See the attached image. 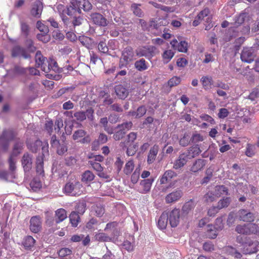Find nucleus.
Wrapping results in <instances>:
<instances>
[{
	"label": "nucleus",
	"instance_id": "1",
	"mask_svg": "<svg viewBox=\"0 0 259 259\" xmlns=\"http://www.w3.org/2000/svg\"><path fill=\"white\" fill-rule=\"evenodd\" d=\"M246 17V14L242 13L235 18L234 21L231 24L229 29L230 32L233 33L232 36L236 37L239 36V33L242 34L248 33L250 30V27L248 25L244 26L242 29L239 28L244 22Z\"/></svg>",
	"mask_w": 259,
	"mask_h": 259
},
{
	"label": "nucleus",
	"instance_id": "2",
	"mask_svg": "<svg viewBox=\"0 0 259 259\" xmlns=\"http://www.w3.org/2000/svg\"><path fill=\"white\" fill-rule=\"evenodd\" d=\"M135 59L134 53L131 47H127L123 50L120 59V67L126 66Z\"/></svg>",
	"mask_w": 259,
	"mask_h": 259
},
{
	"label": "nucleus",
	"instance_id": "3",
	"mask_svg": "<svg viewBox=\"0 0 259 259\" xmlns=\"http://www.w3.org/2000/svg\"><path fill=\"white\" fill-rule=\"evenodd\" d=\"M80 187L81 185L78 182H75L74 184L73 183H68L65 186L64 191L68 195H79L82 192V191L79 190Z\"/></svg>",
	"mask_w": 259,
	"mask_h": 259
},
{
	"label": "nucleus",
	"instance_id": "4",
	"mask_svg": "<svg viewBox=\"0 0 259 259\" xmlns=\"http://www.w3.org/2000/svg\"><path fill=\"white\" fill-rule=\"evenodd\" d=\"M156 48L154 47H147L138 48L136 50V54L139 57L144 56L148 59L155 55Z\"/></svg>",
	"mask_w": 259,
	"mask_h": 259
},
{
	"label": "nucleus",
	"instance_id": "5",
	"mask_svg": "<svg viewBox=\"0 0 259 259\" xmlns=\"http://www.w3.org/2000/svg\"><path fill=\"white\" fill-rule=\"evenodd\" d=\"M259 243L257 241L249 240L244 244L243 252L245 254L256 253L259 250Z\"/></svg>",
	"mask_w": 259,
	"mask_h": 259
},
{
	"label": "nucleus",
	"instance_id": "6",
	"mask_svg": "<svg viewBox=\"0 0 259 259\" xmlns=\"http://www.w3.org/2000/svg\"><path fill=\"white\" fill-rule=\"evenodd\" d=\"M74 140L81 143H89L91 141L89 136H87V132L83 130H78L74 132L72 136Z\"/></svg>",
	"mask_w": 259,
	"mask_h": 259
},
{
	"label": "nucleus",
	"instance_id": "7",
	"mask_svg": "<svg viewBox=\"0 0 259 259\" xmlns=\"http://www.w3.org/2000/svg\"><path fill=\"white\" fill-rule=\"evenodd\" d=\"M180 210L175 208L168 214L169 224L171 227H176L180 222Z\"/></svg>",
	"mask_w": 259,
	"mask_h": 259
},
{
	"label": "nucleus",
	"instance_id": "8",
	"mask_svg": "<svg viewBox=\"0 0 259 259\" xmlns=\"http://www.w3.org/2000/svg\"><path fill=\"white\" fill-rule=\"evenodd\" d=\"M254 55L253 49L251 48H245L243 49L241 59L243 62L250 63L253 61Z\"/></svg>",
	"mask_w": 259,
	"mask_h": 259
},
{
	"label": "nucleus",
	"instance_id": "9",
	"mask_svg": "<svg viewBox=\"0 0 259 259\" xmlns=\"http://www.w3.org/2000/svg\"><path fill=\"white\" fill-rule=\"evenodd\" d=\"M35 63L37 67H40L42 71L46 73L49 72V67H46L47 63L46 62V58L42 56L40 51L36 53Z\"/></svg>",
	"mask_w": 259,
	"mask_h": 259
},
{
	"label": "nucleus",
	"instance_id": "10",
	"mask_svg": "<svg viewBox=\"0 0 259 259\" xmlns=\"http://www.w3.org/2000/svg\"><path fill=\"white\" fill-rule=\"evenodd\" d=\"M238 218L244 222H252L255 219L254 214L245 209H241L238 211Z\"/></svg>",
	"mask_w": 259,
	"mask_h": 259
},
{
	"label": "nucleus",
	"instance_id": "11",
	"mask_svg": "<svg viewBox=\"0 0 259 259\" xmlns=\"http://www.w3.org/2000/svg\"><path fill=\"white\" fill-rule=\"evenodd\" d=\"M91 18L93 23L97 25L104 27L107 25V19L99 13H92L91 15Z\"/></svg>",
	"mask_w": 259,
	"mask_h": 259
},
{
	"label": "nucleus",
	"instance_id": "12",
	"mask_svg": "<svg viewBox=\"0 0 259 259\" xmlns=\"http://www.w3.org/2000/svg\"><path fill=\"white\" fill-rule=\"evenodd\" d=\"M56 8L58 12L62 18V20L64 21V23L67 25L68 18L66 15L68 16L71 15V12L70 11V9L61 4L57 5Z\"/></svg>",
	"mask_w": 259,
	"mask_h": 259
},
{
	"label": "nucleus",
	"instance_id": "13",
	"mask_svg": "<svg viewBox=\"0 0 259 259\" xmlns=\"http://www.w3.org/2000/svg\"><path fill=\"white\" fill-rule=\"evenodd\" d=\"M14 138V134L11 131L4 132L3 136L0 138V145L3 146L4 149L7 148L8 141L12 140Z\"/></svg>",
	"mask_w": 259,
	"mask_h": 259
},
{
	"label": "nucleus",
	"instance_id": "14",
	"mask_svg": "<svg viewBox=\"0 0 259 259\" xmlns=\"http://www.w3.org/2000/svg\"><path fill=\"white\" fill-rule=\"evenodd\" d=\"M183 193L180 190H176L167 195L165 197V201L167 203L175 202L179 200L182 196Z\"/></svg>",
	"mask_w": 259,
	"mask_h": 259
},
{
	"label": "nucleus",
	"instance_id": "15",
	"mask_svg": "<svg viewBox=\"0 0 259 259\" xmlns=\"http://www.w3.org/2000/svg\"><path fill=\"white\" fill-rule=\"evenodd\" d=\"M170 45L175 49L179 52L186 53L188 50V44L185 41H181L179 43L176 39H173L170 41Z\"/></svg>",
	"mask_w": 259,
	"mask_h": 259
},
{
	"label": "nucleus",
	"instance_id": "16",
	"mask_svg": "<svg viewBox=\"0 0 259 259\" xmlns=\"http://www.w3.org/2000/svg\"><path fill=\"white\" fill-rule=\"evenodd\" d=\"M41 228L40 219L38 217H32L30 221V229L34 232H38Z\"/></svg>",
	"mask_w": 259,
	"mask_h": 259
},
{
	"label": "nucleus",
	"instance_id": "17",
	"mask_svg": "<svg viewBox=\"0 0 259 259\" xmlns=\"http://www.w3.org/2000/svg\"><path fill=\"white\" fill-rule=\"evenodd\" d=\"M42 8V4L41 2L39 1H36L32 6L31 10V15L37 18L40 17Z\"/></svg>",
	"mask_w": 259,
	"mask_h": 259
},
{
	"label": "nucleus",
	"instance_id": "18",
	"mask_svg": "<svg viewBox=\"0 0 259 259\" xmlns=\"http://www.w3.org/2000/svg\"><path fill=\"white\" fill-rule=\"evenodd\" d=\"M190 159L187 154L185 152L181 154L179 158L175 161L174 168L175 169H178L183 167L188 161V160Z\"/></svg>",
	"mask_w": 259,
	"mask_h": 259
},
{
	"label": "nucleus",
	"instance_id": "19",
	"mask_svg": "<svg viewBox=\"0 0 259 259\" xmlns=\"http://www.w3.org/2000/svg\"><path fill=\"white\" fill-rule=\"evenodd\" d=\"M12 56L14 57H23L25 59L28 58L29 57V55L26 51L19 46H16L13 49Z\"/></svg>",
	"mask_w": 259,
	"mask_h": 259
},
{
	"label": "nucleus",
	"instance_id": "20",
	"mask_svg": "<svg viewBox=\"0 0 259 259\" xmlns=\"http://www.w3.org/2000/svg\"><path fill=\"white\" fill-rule=\"evenodd\" d=\"M205 165V161L202 159H198L191 167L190 170L193 172H198L203 169Z\"/></svg>",
	"mask_w": 259,
	"mask_h": 259
},
{
	"label": "nucleus",
	"instance_id": "21",
	"mask_svg": "<svg viewBox=\"0 0 259 259\" xmlns=\"http://www.w3.org/2000/svg\"><path fill=\"white\" fill-rule=\"evenodd\" d=\"M116 95L119 98L124 99L128 94V90L122 85H118L115 88Z\"/></svg>",
	"mask_w": 259,
	"mask_h": 259
},
{
	"label": "nucleus",
	"instance_id": "22",
	"mask_svg": "<svg viewBox=\"0 0 259 259\" xmlns=\"http://www.w3.org/2000/svg\"><path fill=\"white\" fill-rule=\"evenodd\" d=\"M176 176V174L174 171L171 170H166L161 177L160 179V183L161 184H166L169 182L171 179Z\"/></svg>",
	"mask_w": 259,
	"mask_h": 259
},
{
	"label": "nucleus",
	"instance_id": "23",
	"mask_svg": "<svg viewBox=\"0 0 259 259\" xmlns=\"http://www.w3.org/2000/svg\"><path fill=\"white\" fill-rule=\"evenodd\" d=\"M153 181L154 180L153 179H148L142 181L140 182V186L142 188L141 192L143 193H146L149 192L151 189Z\"/></svg>",
	"mask_w": 259,
	"mask_h": 259
},
{
	"label": "nucleus",
	"instance_id": "24",
	"mask_svg": "<svg viewBox=\"0 0 259 259\" xmlns=\"http://www.w3.org/2000/svg\"><path fill=\"white\" fill-rule=\"evenodd\" d=\"M168 213L163 212L160 215L157 223L158 228L161 230L165 229L168 224Z\"/></svg>",
	"mask_w": 259,
	"mask_h": 259
},
{
	"label": "nucleus",
	"instance_id": "25",
	"mask_svg": "<svg viewBox=\"0 0 259 259\" xmlns=\"http://www.w3.org/2000/svg\"><path fill=\"white\" fill-rule=\"evenodd\" d=\"M200 81L202 83L203 88L206 90H210L213 87V81L212 77L210 76H203L201 78Z\"/></svg>",
	"mask_w": 259,
	"mask_h": 259
},
{
	"label": "nucleus",
	"instance_id": "26",
	"mask_svg": "<svg viewBox=\"0 0 259 259\" xmlns=\"http://www.w3.org/2000/svg\"><path fill=\"white\" fill-rule=\"evenodd\" d=\"M159 150L158 146L154 145L150 150L147 162L149 164H151L154 162Z\"/></svg>",
	"mask_w": 259,
	"mask_h": 259
},
{
	"label": "nucleus",
	"instance_id": "27",
	"mask_svg": "<svg viewBox=\"0 0 259 259\" xmlns=\"http://www.w3.org/2000/svg\"><path fill=\"white\" fill-rule=\"evenodd\" d=\"M200 152L201 150L199 147L198 145H196L190 148L185 153L187 154L188 157L191 159L197 156Z\"/></svg>",
	"mask_w": 259,
	"mask_h": 259
},
{
	"label": "nucleus",
	"instance_id": "28",
	"mask_svg": "<svg viewBox=\"0 0 259 259\" xmlns=\"http://www.w3.org/2000/svg\"><path fill=\"white\" fill-rule=\"evenodd\" d=\"M76 2L79 9H82L84 11H88L92 8V4L88 0H76Z\"/></svg>",
	"mask_w": 259,
	"mask_h": 259
},
{
	"label": "nucleus",
	"instance_id": "29",
	"mask_svg": "<svg viewBox=\"0 0 259 259\" xmlns=\"http://www.w3.org/2000/svg\"><path fill=\"white\" fill-rule=\"evenodd\" d=\"M22 165L25 171H29L31 167V158L28 154H24L22 160Z\"/></svg>",
	"mask_w": 259,
	"mask_h": 259
},
{
	"label": "nucleus",
	"instance_id": "30",
	"mask_svg": "<svg viewBox=\"0 0 259 259\" xmlns=\"http://www.w3.org/2000/svg\"><path fill=\"white\" fill-rule=\"evenodd\" d=\"M248 224H240L236 226L235 231L238 234L249 235Z\"/></svg>",
	"mask_w": 259,
	"mask_h": 259
},
{
	"label": "nucleus",
	"instance_id": "31",
	"mask_svg": "<svg viewBox=\"0 0 259 259\" xmlns=\"http://www.w3.org/2000/svg\"><path fill=\"white\" fill-rule=\"evenodd\" d=\"M67 218L66 211L63 208L58 209L56 211V222L58 223L64 221Z\"/></svg>",
	"mask_w": 259,
	"mask_h": 259
},
{
	"label": "nucleus",
	"instance_id": "32",
	"mask_svg": "<svg viewBox=\"0 0 259 259\" xmlns=\"http://www.w3.org/2000/svg\"><path fill=\"white\" fill-rule=\"evenodd\" d=\"M35 242L32 237L28 236L24 239L23 245L26 249H31L33 247Z\"/></svg>",
	"mask_w": 259,
	"mask_h": 259
},
{
	"label": "nucleus",
	"instance_id": "33",
	"mask_svg": "<svg viewBox=\"0 0 259 259\" xmlns=\"http://www.w3.org/2000/svg\"><path fill=\"white\" fill-rule=\"evenodd\" d=\"M95 239L100 242H109L111 238L104 233L100 232L95 235Z\"/></svg>",
	"mask_w": 259,
	"mask_h": 259
},
{
	"label": "nucleus",
	"instance_id": "34",
	"mask_svg": "<svg viewBox=\"0 0 259 259\" xmlns=\"http://www.w3.org/2000/svg\"><path fill=\"white\" fill-rule=\"evenodd\" d=\"M95 178L94 174L90 170H86L82 175L81 180L85 183H89Z\"/></svg>",
	"mask_w": 259,
	"mask_h": 259
},
{
	"label": "nucleus",
	"instance_id": "35",
	"mask_svg": "<svg viewBox=\"0 0 259 259\" xmlns=\"http://www.w3.org/2000/svg\"><path fill=\"white\" fill-rule=\"evenodd\" d=\"M46 67H49V72L51 70L55 72H58L59 68L58 67L57 62L52 59H50L49 61H47Z\"/></svg>",
	"mask_w": 259,
	"mask_h": 259
},
{
	"label": "nucleus",
	"instance_id": "36",
	"mask_svg": "<svg viewBox=\"0 0 259 259\" xmlns=\"http://www.w3.org/2000/svg\"><path fill=\"white\" fill-rule=\"evenodd\" d=\"M174 52L170 50H165L162 54L163 61L164 63H167L172 58Z\"/></svg>",
	"mask_w": 259,
	"mask_h": 259
},
{
	"label": "nucleus",
	"instance_id": "37",
	"mask_svg": "<svg viewBox=\"0 0 259 259\" xmlns=\"http://www.w3.org/2000/svg\"><path fill=\"white\" fill-rule=\"evenodd\" d=\"M70 223L73 227H76L79 222L80 218L76 212H72L69 216Z\"/></svg>",
	"mask_w": 259,
	"mask_h": 259
},
{
	"label": "nucleus",
	"instance_id": "38",
	"mask_svg": "<svg viewBox=\"0 0 259 259\" xmlns=\"http://www.w3.org/2000/svg\"><path fill=\"white\" fill-rule=\"evenodd\" d=\"M42 145V142L40 140H36L34 143H27L28 148L33 152H36Z\"/></svg>",
	"mask_w": 259,
	"mask_h": 259
},
{
	"label": "nucleus",
	"instance_id": "39",
	"mask_svg": "<svg viewBox=\"0 0 259 259\" xmlns=\"http://www.w3.org/2000/svg\"><path fill=\"white\" fill-rule=\"evenodd\" d=\"M213 192L217 197H219L222 195L227 194V189L224 186H217L214 188Z\"/></svg>",
	"mask_w": 259,
	"mask_h": 259
},
{
	"label": "nucleus",
	"instance_id": "40",
	"mask_svg": "<svg viewBox=\"0 0 259 259\" xmlns=\"http://www.w3.org/2000/svg\"><path fill=\"white\" fill-rule=\"evenodd\" d=\"M135 67L139 71H143L147 69L148 66L146 63V61L144 59H141L137 61L135 63Z\"/></svg>",
	"mask_w": 259,
	"mask_h": 259
},
{
	"label": "nucleus",
	"instance_id": "41",
	"mask_svg": "<svg viewBox=\"0 0 259 259\" xmlns=\"http://www.w3.org/2000/svg\"><path fill=\"white\" fill-rule=\"evenodd\" d=\"M217 198L214 192H208L203 197V201L205 202H211Z\"/></svg>",
	"mask_w": 259,
	"mask_h": 259
},
{
	"label": "nucleus",
	"instance_id": "42",
	"mask_svg": "<svg viewBox=\"0 0 259 259\" xmlns=\"http://www.w3.org/2000/svg\"><path fill=\"white\" fill-rule=\"evenodd\" d=\"M168 24V22L165 19H159L158 21L155 23V21H151L150 26L153 27L156 29H158L161 26H165Z\"/></svg>",
	"mask_w": 259,
	"mask_h": 259
},
{
	"label": "nucleus",
	"instance_id": "43",
	"mask_svg": "<svg viewBox=\"0 0 259 259\" xmlns=\"http://www.w3.org/2000/svg\"><path fill=\"white\" fill-rule=\"evenodd\" d=\"M72 253L71 249L64 247L59 250L58 252V255L60 257L64 258L67 256H70Z\"/></svg>",
	"mask_w": 259,
	"mask_h": 259
},
{
	"label": "nucleus",
	"instance_id": "44",
	"mask_svg": "<svg viewBox=\"0 0 259 259\" xmlns=\"http://www.w3.org/2000/svg\"><path fill=\"white\" fill-rule=\"evenodd\" d=\"M146 112V109L144 106H141L137 109L136 112L131 113L132 116H135L136 118H140L143 116Z\"/></svg>",
	"mask_w": 259,
	"mask_h": 259
},
{
	"label": "nucleus",
	"instance_id": "45",
	"mask_svg": "<svg viewBox=\"0 0 259 259\" xmlns=\"http://www.w3.org/2000/svg\"><path fill=\"white\" fill-rule=\"evenodd\" d=\"M249 235L251 234L259 235V224H248Z\"/></svg>",
	"mask_w": 259,
	"mask_h": 259
},
{
	"label": "nucleus",
	"instance_id": "46",
	"mask_svg": "<svg viewBox=\"0 0 259 259\" xmlns=\"http://www.w3.org/2000/svg\"><path fill=\"white\" fill-rule=\"evenodd\" d=\"M134 167L133 160H129L126 164L124 168V172L126 175L130 174Z\"/></svg>",
	"mask_w": 259,
	"mask_h": 259
},
{
	"label": "nucleus",
	"instance_id": "47",
	"mask_svg": "<svg viewBox=\"0 0 259 259\" xmlns=\"http://www.w3.org/2000/svg\"><path fill=\"white\" fill-rule=\"evenodd\" d=\"M255 154V147L250 144H247L246 148L245 154L248 157H252Z\"/></svg>",
	"mask_w": 259,
	"mask_h": 259
},
{
	"label": "nucleus",
	"instance_id": "48",
	"mask_svg": "<svg viewBox=\"0 0 259 259\" xmlns=\"http://www.w3.org/2000/svg\"><path fill=\"white\" fill-rule=\"evenodd\" d=\"M36 170L37 174L41 175L44 172L43 161L42 158H38L36 160Z\"/></svg>",
	"mask_w": 259,
	"mask_h": 259
},
{
	"label": "nucleus",
	"instance_id": "49",
	"mask_svg": "<svg viewBox=\"0 0 259 259\" xmlns=\"http://www.w3.org/2000/svg\"><path fill=\"white\" fill-rule=\"evenodd\" d=\"M138 145L137 144H133L132 145H128L126 150V154L128 156L134 155L138 149Z\"/></svg>",
	"mask_w": 259,
	"mask_h": 259
},
{
	"label": "nucleus",
	"instance_id": "50",
	"mask_svg": "<svg viewBox=\"0 0 259 259\" xmlns=\"http://www.w3.org/2000/svg\"><path fill=\"white\" fill-rule=\"evenodd\" d=\"M38 29L43 33H48L49 31V28L47 26L43 24L41 21H38L36 24Z\"/></svg>",
	"mask_w": 259,
	"mask_h": 259
},
{
	"label": "nucleus",
	"instance_id": "51",
	"mask_svg": "<svg viewBox=\"0 0 259 259\" xmlns=\"http://www.w3.org/2000/svg\"><path fill=\"white\" fill-rule=\"evenodd\" d=\"M133 123L132 122H127L119 125L117 126V129L121 131H125V133L129 130L132 126Z\"/></svg>",
	"mask_w": 259,
	"mask_h": 259
},
{
	"label": "nucleus",
	"instance_id": "52",
	"mask_svg": "<svg viewBox=\"0 0 259 259\" xmlns=\"http://www.w3.org/2000/svg\"><path fill=\"white\" fill-rule=\"evenodd\" d=\"M37 39L44 43L49 42L50 40V36L48 33H39L37 35Z\"/></svg>",
	"mask_w": 259,
	"mask_h": 259
},
{
	"label": "nucleus",
	"instance_id": "53",
	"mask_svg": "<svg viewBox=\"0 0 259 259\" xmlns=\"http://www.w3.org/2000/svg\"><path fill=\"white\" fill-rule=\"evenodd\" d=\"M181 82V78L177 76H174L168 81V85L172 87L178 85Z\"/></svg>",
	"mask_w": 259,
	"mask_h": 259
},
{
	"label": "nucleus",
	"instance_id": "54",
	"mask_svg": "<svg viewBox=\"0 0 259 259\" xmlns=\"http://www.w3.org/2000/svg\"><path fill=\"white\" fill-rule=\"evenodd\" d=\"M191 140L193 143L196 144L199 142L203 141L204 140V138L200 134L195 133L193 135Z\"/></svg>",
	"mask_w": 259,
	"mask_h": 259
},
{
	"label": "nucleus",
	"instance_id": "55",
	"mask_svg": "<svg viewBox=\"0 0 259 259\" xmlns=\"http://www.w3.org/2000/svg\"><path fill=\"white\" fill-rule=\"evenodd\" d=\"M89 162L92 166V168L97 172L100 171L101 170H103V167L99 163L92 160L89 161Z\"/></svg>",
	"mask_w": 259,
	"mask_h": 259
},
{
	"label": "nucleus",
	"instance_id": "56",
	"mask_svg": "<svg viewBox=\"0 0 259 259\" xmlns=\"http://www.w3.org/2000/svg\"><path fill=\"white\" fill-rule=\"evenodd\" d=\"M230 203V200L228 198H224L219 201L217 207L220 209L224 207H227Z\"/></svg>",
	"mask_w": 259,
	"mask_h": 259
},
{
	"label": "nucleus",
	"instance_id": "57",
	"mask_svg": "<svg viewBox=\"0 0 259 259\" xmlns=\"http://www.w3.org/2000/svg\"><path fill=\"white\" fill-rule=\"evenodd\" d=\"M208 232H207V236L208 237L211 238H214L217 237L218 235V231L219 230H216L214 229V230L212 229V226H208Z\"/></svg>",
	"mask_w": 259,
	"mask_h": 259
},
{
	"label": "nucleus",
	"instance_id": "58",
	"mask_svg": "<svg viewBox=\"0 0 259 259\" xmlns=\"http://www.w3.org/2000/svg\"><path fill=\"white\" fill-rule=\"evenodd\" d=\"M190 142V136L188 134H185L179 141L180 144L182 146H186Z\"/></svg>",
	"mask_w": 259,
	"mask_h": 259
},
{
	"label": "nucleus",
	"instance_id": "59",
	"mask_svg": "<svg viewBox=\"0 0 259 259\" xmlns=\"http://www.w3.org/2000/svg\"><path fill=\"white\" fill-rule=\"evenodd\" d=\"M56 148L57 149V153L59 155L63 154L65 152H67V150L66 145L64 143L62 144L60 143V144Z\"/></svg>",
	"mask_w": 259,
	"mask_h": 259
},
{
	"label": "nucleus",
	"instance_id": "60",
	"mask_svg": "<svg viewBox=\"0 0 259 259\" xmlns=\"http://www.w3.org/2000/svg\"><path fill=\"white\" fill-rule=\"evenodd\" d=\"M223 220L222 218H219L216 219L215 227H214L217 230H221L224 228Z\"/></svg>",
	"mask_w": 259,
	"mask_h": 259
},
{
	"label": "nucleus",
	"instance_id": "61",
	"mask_svg": "<svg viewBox=\"0 0 259 259\" xmlns=\"http://www.w3.org/2000/svg\"><path fill=\"white\" fill-rule=\"evenodd\" d=\"M74 116L77 120L80 121H82L86 119L85 113L83 111L76 112L74 113Z\"/></svg>",
	"mask_w": 259,
	"mask_h": 259
},
{
	"label": "nucleus",
	"instance_id": "62",
	"mask_svg": "<svg viewBox=\"0 0 259 259\" xmlns=\"http://www.w3.org/2000/svg\"><path fill=\"white\" fill-rule=\"evenodd\" d=\"M203 248L205 251L210 252L214 250V245L211 242H206L203 244Z\"/></svg>",
	"mask_w": 259,
	"mask_h": 259
},
{
	"label": "nucleus",
	"instance_id": "63",
	"mask_svg": "<svg viewBox=\"0 0 259 259\" xmlns=\"http://www.w3.org/2000/svg\"><path fill=\"white\" fill-rule=\"evenodd\" d=\"M132 9L134 13L139 16L141 17L142 15V12L139 6L136 4H133L132 6Z\"/></svg>",
	"mask_w": 259,
	"mask_h": 259
},
{
	"label": "nucleus",
	"instance_id": "64",
	"mask_svg": "<svg viewBox=\"0 0 259 259\" xmlns=\"http://www.w3.org/2000/svg\"><path fill=\"white\" fill-rule=\"evenodd\" d=\"M98 47L99 51L101 52L105 53L108 52V48L106 45V44L103 41L100 42Z\"/></svg>",
	"mask_w": 259,
	"mask_h": 259
}]
</instances>
